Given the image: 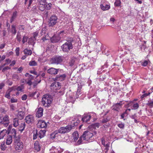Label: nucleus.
Here are the masks:
<instances>
[{
    "label": "nucleus",
    "instance_id": "nucleus-22",
    "mask_svg": "<svg viewBox=\"0 0 153 153\" xmlns=\"http://www.w3.org/2000/svg\"><path fill=\"white\" fill-rule=\"evenodd\" d=\"M8 32H11L13 35H15L16 33V30L15 25H13L11 26L10 30H8Z\"/></svg>",
    "mask_w": 153,
    "mask_h": 153
},
{
    "label": "nucleus",
    "instance_id": "nucleus-34",
    "mask_svg": "<svg viewBox=\"0 0 153 153\" xmlns=\"http://www.w3.org/2000/svg\"><path fill=\"white\" fill-rule=\"evenodd\" d=\"M24 87L23 85H21L18 86L17 88H16V90L18 91H20L21 92L23 91V89Z\"/></svg>",
    "mask_w": 153,
    "mask_h": 153
},
{
    "label": "nucleus",
    "instance_id": "nucleus-37",
    "mask_svg": "<svg viewBox=\"0 0 153 153\" xmlns=\"http://www.w3.org/2000/svg\"><path fill=\"white\" fill-rule=\"evenodd\" d=\"M13 79L14 80L16 81L18 80L19 79V77L18 75L16 74H13Z\"/></svg>",
    "mask_w": 153,
    "mask_h": 153
},
{
    "label": "nucleus",
    "instance_id": "nucleus-29",
    "mask_svg": "<svg viewBox=\"0 0 153 153\" xmlns=\"http://www.w3.org/2000/svg\"><path fill=\"white\" fill-rule=\"evenodd\" d=\"M24 53L27 56L28 55H30L32 53V52L31 50H29L27 48H26L23 51Z\"/></svg>",
    "mask_w": 153,
    "mask_h": 153
},
{
    "label": "nucleus",
    "instance_id": "nucleus-60",
    "mask_svg": "<svg viewBox=\"0 0 153 153\" xmlns=\"http://www.w3.org/2000/svg\"><path fill=\"white\" fill-rule=\"evenodd\" d=\"M38 31H36L35 32H34L33 33V36L32 37H34L35 38H36V37L38 35Z\"/></svg>",
    "mask_w": 153,
    "mask_h": 153
},
{
    "label": "nucleus",
    "instance_id": "nucleus-30",
    "mask_svg": "<svg viewBox=\"0 0 153 153\" xmlns=\"http://www.w3.org/2000/svg\"><path fill=\"white\" fill-rule=\"evenodd\" d=\"M100 124L99 123H96L91 125L90 126H89V127L90 128H93L94 130H95L96 128H98Z\"/></svg>",
    "mask_w": 153,
    "mask_h": 153
},
{
    "label": "nucleus",
    "instance_id": "nucleus-1",
    "mask_svg": "<svg viewBox=\"0 0 153 153\" xmlns=\"http://www.w3.org/2000/svg\"><path fill=\"white\" fill-rule=\"evenodd\" d=\"M79 123V120L78 119L72 120L71 124L65 127H61L58 130L55 131L52 133L50 135L51 138H55L58 136V133L62 134L70 132L72 129H74L76 126H78Z\"/></svg>",
    "mask_w": 153,
    "mask_h": 153
},
{
    "label": "nucleus",
    "instance_id": "nucleus-26",
    "mask_svg": "<svg viewBox=\"0 0 153 153\" xmlns=\"http://www.w3.org/2000/svg\"><path fill=\"white\" fill-rule=\"evenodd\" d=\"M46 132V131L45 130H40L39 132L38 135L39 137L40 138H42L45 135V134Z\"/></svg>",
    "mask_w": 153,
    "mask_h": 153
},
{
    "label": "nucleus",
    "instance_id": "nucleus-45",
    "mask_svg": "<svg viewBox=\"0 0 153 153\" xmlns=\"http://www.w3.org/2000/svg\"><path fill=\"white\" fill-rule=\"evenodd\" d=\"M38 135L37 130H36L35 131H34L33 135V139H36L37 138Z\"/></svg>",
    "mask_w": 153,
    "mask_h": 153
},
{
    "label": "nucleus",
    "instance_id": "nucleus-15",
    "mask_svg": "<svg viewBox=\"0 0 153 153\" xmlns=\"http://www.w3.org/2000/svg\"><path fill=\"white\" fill-rule=\"evenodd\" d=\"M65 74L58 75L54 79V80L62 81L65 79Z\"/></svg>",
    "mask_w": 153,
    "mask_h": 153
},
{
    "label": "nucleus",
    "instance_id": "nucleus-31",
    "mask_svg": "<svg viewBox=\"0 0 153 153\" xmlns=\"http://www.w3.org/2000/svg\"><path fill=\"white\" fill-rule=\"evenodd\" d=\"M13 125L14 126L16 127L19 125V119L14 118L13 120Z\"/></svg>",
    "mask_w": 153,
    "mask_h": 153
},
{
    "label": "nucleus",
    "instance_id": "nucleus-9",
    "mask_svg": "<svg viewBox=\"0 0 153 153\" xmlns=\"http://www.w3.org/2000/svg\"><path fill=\"white\" fill-rule=\"evenodd\" d=\"M61 86V84L58 82H53L51 85V89L53 91L59 89Z\"/></svg>",
    "mask_w": 153,
    "mask_h": 153
},
{
    "label": "nucleus",
    "instance_id": "nucleus-54",
    "mask_svg": "<svg viewBox=\"0 0 153 153\" xmlns=\"http://www.w3.org/2000/svg\"><path fill=\"white\" fill-rule=\"evenodd\" d=\"M6 148V146L4 144L1 145V149L2 150L4 151Z\"/></svg>",
    "mask_w": 153,
    "mask_h": 153
},
{
    "label": "nucleus",
    "instance_id": "nucleus-19",
    "mask_svg": "<svg viewBox=\"0 0 153 153\" xmlns=\"http://www.w3.org/2000/svg\"><path fill=\"white\" fill-rule=\"evenodd\" d=\"M91 117V115H85L82 118V120L83 122L88 123Z\"/></svg>",
    "mask_w": 153,
    "mask_h": 153
},
{
    "label": "nucleus",
    "instance_id": "nucleus-43",
    "mask_svg": "<svg viewBox=\"0 0 153 153\" xmlns=\"http://www.w3.org/2000/svg\"><path fill=\"white\" fill-rule=\"evenodd\" d=\"M147 105L150 107H153V101H148L147 103Z\"/></svg>",
    "mask_w": 153,
    "mask_h": 153
},
{
    "label": "nucleus",
    "instance_id": "nucleus-48",
    "mask_svg": "<svg viewBox=\"0 0 153 153\" xmlns=\"http://www.w3.org/2000/svg\"><path fill=\"white\" fill-rule=\"evenodd\" d=\"M150 94V93L149 92L148 93H145L143 94L142 96L141 97V99H143L145 97H146L147 96L149 95Z\"/></svg>",
    "mask_w": 153,
    "mask_h": 153
},
{
    "label": "nucleus",
    "instance_id": "nucleus-61",
    "mask_svg": "<svg viewBox=\"0 0 153 153\" xmlns=\"http://www.w3.org/2000/svg\"><path fill=\"white\" fill-rule=\"evenodd\" d=\"M101 142L102 144L104 146H105L106 144L105 143V140L104 138H101Z\"/></svg>",
    "mask_w": 153,
    "mask_h": 153
},
{
    "label": "nucleus",
    "instance_id": "nucleus-21",
    "mask_svg": "<svg viewBox=\"0 0 153 153\" xmlns=\"http://www.w3.org/2000/svg\"><path fill=\"white\" fill-rule=\"evenodd\" d=\"M25 115V113L23 111H19L17 115V117L19 119L22 120L23 119Z\"/></svg>",
    "mask_w": 153,
    "mask_h": 153
},
{
    "label": "nucleus",
    "instance_id": "nucleus-28",
    "mask_svg": "<svg viewBox=\"0 0 153 153\" xmlns=\"http://www.w3.org/2000/svg\"><path fill=\"white\" fill-rule=\"evenodd\" d=\"M25 122L22 123L19 126V130L21 131H23L25 129Z\"/></svg>",
    "mask_w": 153,
    "mask_h": 153
},
{
    "label": "nucleus",
    "instance_id": "nucleus-38",
    "mask_svg": "<svg viewBox=\"0 0 153 153\" xmlns=\"http://www.w3.org/2000/svg\"><path fill=\"white\" fill-rule=\"evenodd\" d=\"M30 66H35L37 65V62L34 61H30L29 64Z\"/></svg>",
    "mask_w": 153,
    "mask_h": 153
},
{
    "label": "nucleus",
    "instance_id": "nucleus-39",
    "mask_svg": "<svg viewBox=\"0 0 153 153\" xmlns=\"http://www.w3.org/2000/svg\"><path fill=\"white\" fill-rule=\"evenodd\" d=\"M38 92L36 90L34 91L33 92H30L29 94V96L31 97H33Z\"/></svg>",
    "mask_w": 153,
    "mask_h": 153
},
{
    "label": "nucleus",
    "instance_id": "nucleus-59",
    "mask_svg": "<svg viewBox=\"0 0 153 153\" xmlns=\"http://www.w3.org/2000/svg\"><path fill=\"white\" fill-rule=\"evenodd\" d=\"M125 114H128L127 112H126V111L124 112L121 114V119H123L124 118Z\"/></svg>",
    "mask_w": 153,
    "mask_h": 153
},
{
    "label": "nucleus",
    "instance_id": "nucleus-36",
    "mask_svg": "<svg viewBox=\"0 0 153 153\" xmlns=\"http://www.w3.org/2000/svg\"><path fill=\"white\" fill-rule=\"evenodd\" d=\"M49 38L48 34L47 33L45 36H44L42 39V40L44 42L45 40L49 39Z\"/></svg>",
    "mask_w": 153,
    "mask_h": 153
},
{
    "label": "nucleus",
    "instance_id": "nucleus-12",
    "mask_svg": "<svg viewBox=\"0 0 153 153\" xmlns=\"http://www.w3.org/2000/svg\"><path fill=\"white\" fill-rule=\"evenodd\" d=\"M122 101H120L119 103L114 104L112 107H113L112 109L115 111H118L122 107Z\"/></svg>",
    "mask_w": 153,
    "mask_h": 153
},
{
    "label": "nucleus",
    "instance_id": "nucleus-58",
    "mask_svg": "<svg viewBox=\"0 0 153 153\" xmlns=\"http://www.w3.org/2000/svg\"><path fill=\"white\" fill-rule=\"evenodd\" d=\"M11 132L12 133L13 135L15 136H16V131L15 129H12Z\"/></svg>",
    "mask_w": 153,
    "mask_h": 153
},
{
    "label": "nucleus",
    "instance_id": "nucleus-49",
    "mask_svg": "<svg viewBox=\"0 0 153 153\" xmlns=\"http://www.w3.org/2000/svg\"><path fill=\"white\" fill-rule=\"evenodd\" d=\"M148 64V62L146 60H145L144 62H142L141 65L143 66H146Z\"/></svg>",
    "mask_w": 153,
    "mask_h": 153
},
{
    "label": "nucleus",
    "instance_id": "nucleus-3",
    "mask_svg": "<svg viewBox=\"0 0 153 153\" xmlns=\"http://www.w3.org/2000/svg\"><path fill=\"white\" fill-rule=\"evenodd\" d=\"M64 59L63 56H56L53 57L50 60L51 64H61Z\"/></svg>",
    "mask_w": 153,
    "mask_h": 153
},
{
    "label": "nucleus",
    "instance_id": "nucleus-8",
    "mask_svg": "<svg viewBox=\"0 0 153 153\" xmlns=\"http://www.w3.org/2000/svg\"><path fill=\"white\" fill-rule=\"evenodd\" d=\"M58 18L54 15L52 16L50 18L49 21L48 25L49 27H53L57 22Z\"/></svg>",
    "mask_w": 153,
    "mask_h": 153
},
{
    "label": "nucleus",
    "instance_id": "nucleus-25",
    "mask_svg": "<svg viewBox=\"0 0 153 153\" xmlns=\"http://www.w3.org/2000/svg\"><path fill=\"white\" fill-rule=\"evenodd\" d=\"M12 142V137L11 136L9 135L7 136L6 140V143L7 145H10Z\"/></svg>",
    "mask_w": 153,
    "mask_h": 153
},
{
    "label": "nucleus",
    "instance_id": "nucleus-32",
    "mask_svg": "<svg viewBox=\"0 0 153 153\" xmlns=\"http://www.w3.org/2000/svg\"><path fill=\"white\" fill-rule=\"evenodd\" d=\"M7 131L6 130H3L0 132V140L3 138L6 134Z\"/></svg>",
    "mask_w": 153,
    "mask_h": 153
},
{
    "label": "nucleus",
    "instance_id": "nucleus-50",
    "mask_svg": "<svg viewBox=\"0 0 153 153\" xmlns=\"http://www.w3.org/2000/svg\"><path fill=\"white\" fill-rule=\"evenodd\" d=\"M118 126L120 128L123 129L124 127V124L123 123H121L120 124H119L118 125Z\"/></svg>",
    "mask_w": 153,
    "mask_h": 153
},
{
    "label": "nucleus",
    "instance_id": "nucleus-41",
    "mask_svg": "<svg viewBox=\"0 0 153 153\" xmlns=\"http://www.w3.org/2000/svg\"><path fill=\"white\" fill-rule=\"evenodd\" d=\"M16 90V86H13L12 87L10 88H9L8 90H7V91L10 93L13 91H15Z\"/></svg>",
    "mask_w": 153,
    "mask_h": 153
},
{
    "label": "nucleus",
    "instance_id": "nucleus-33",
    "mask_svg": "<svg viewBox=\"0 0 153 153\" xmlns=\"http://www.w3.org/2000/svg\"><path fill=\"white\" fill-rule=\"evenodd\" d=\"M82 88V86L81 85H79L77 89V90L76 93V94L77 96V97H78L79 95L81 94V90Z\"/></svg>",
    "mask_w": 153,
    "mask_h": 153
},
{
    "label": "nucleus",
    "instance_id": "nucleus-5",
    "mask_svg": "<svg viewBox=\"0 0 153 153\" xmlns=\"http://www.w3.org/2000/svg\"><path fill=\"white\" fill-rule=\"evenodd\" d=\"M83 137V140H85L88 142H91V138L93 136L92 132L90 131H85L82 135Z\"/></svg>",
    "mask_w": 153,
    "mask_h": 153
},
{
    "label": "nucleus",
    "instance_id": "nucleus-20",
    "mask_svg": "<svg viewBox=\"0 0 153 153\" xmlns=\"http://www.w3.org/2000/svg\"><path fill=\"white\" fill-rule=\"evenodd\" d=\"M17 12L16 11H15L13 12L12 16L10 19V22L12 23L16 19L17 16Z\"/></svg>",
    "mask_w": 153,
    "mask_h": 153
},
{
    "label": "nucleus",
    "instance_id": "nucleus-6",
    "mask_svg": "<svg viewBox=\"0 0 153 153\" xmlns=\"http://www.w3.org/2000/svg\"><path fill=\"white\" fill-rule=\"evenodd\" d=\"M61 48L64 52H68L73 48V47L71 42L68 41L62 46Z\"/></svg>",
    "mask_w": 153,
    "mask_h": 153
},
{
    "label": "nucleus",
    "instance_id": "nucleus-7",
    "mask_svg": "<svg viewBox=\"0 0 153 153\" xmlns=\"http://www.w3.org/2000/svg\"><path fill=\"white\" fill-rule=\"evenodd\" d=\"M14 145L16 150H21L23 148V143L20 142L19 138L17 137H15L14 140Z\"/></svg>",
    "mask_w": 153,
    "mask_h": 153
},
{
    "label": "nucleus",
    "instance_id": "nucleus-52",
    "mask_svg": "<svg viewBox=\"0 0 153 153\" xmlns=\"http://www.w3.org/2000/svg\"><path fill=\"white\" fill-rule=\"evenodd\" d=\"M20 48L19 47H17L16 48L15 50V52L16 56H19V51Z\"/></svg>",
    "mask_w": 153,
    "mask_h": 153
},
{
    "label": "nucleus",
    "instance_id": "nucleus-2",
    "mask_svg": "<svg viewBox=\"0 0 153 153\" xmlns=\"http://www.w3.org/2000/svg\"><path fill=\"white\" fill-rule=\"evenodd\" d=\"M52 100L51 96L49 95L45 94L43 96L42 98V103L45 107H48L51 105Z\"/></svg>",
    "mask_w": 153,
    "mask_h": 153
},
{
    "label": "nucleus",
    "instance_id": "nucleus-16",
    "mask_svg": "<svg viewBox=\"0 0 153 153\" xmlns=\"http://www.w3.org/2000/svg\"><path fill=\"white\" fill-rule=\"evenodd\" d=\"M37 126L40 128H44L47 126V124L45 121L41 120L39 121Z\"/></svg>",
    "mask_w": 153,
    "mask_h": 153
},
{
    "label": "nucleus",
    "instance_id": "nucleus-63",
    "mask_svg": "<svg viewBox=\"0 0 153 153\" xmlns=\"http://www.w3.org/2000/svg\"><path fill=\"white\" fill-rule=\"evenodd\" d=\"M32 80L28 79V81L26 83L29 85H31L32 84V82L31 81Z\"/></svg>",
    "mask_w": 153,
    "mask_h": 153
},
{
    "label": "nucleus",
    "instance_id": "nucleus-40",
    "mask_svg": "<svg viewBox=\"0 0 153 153\" xmlns=\"http://www.w3.org/2000/svg\"><path fill=\"white\" fill-rule=\"evenodd\" d=\"M139 104L137 103H136L133 104L132 108V109H137L139 107Z\"/></svg>",
    "mask_w": 153,
    "mask_h": 153
},
{
    "label": "nucleus",
    "instance_id": "nucleus-18",
    "mask_svg": "<svg viewBox=\"0 0 153 153\" xmlns=\"http://www.w3.org/2000/svg\"><path fill=\"white\" fill-rule=\"evenodd\" d=\"M100 6L101 8L103 11L108 10L110 8V5L106 4L105 3H103L100 4Z\"/></svg>",
    "mask_w": 153,
    "mask_h": 153
},
{
    "label": "nucleus",
    "instance_id": "nucleus-64",
    "mask_svg": "<svg viewBox=\"0 0 153 153\" xmlns=\"http://www.w3.org/2000/svg\"><path fill=\"white\" fill-rule=\"evenodd\" d=\"M9 68H10L8 66L5 67L3 69L2 71L3 72H4L5 71L9 69Z\"/></svg>",
    "mask_w": 153,
    "mask_h": 153
},
{
    "label": "nucleus",
    "instance_id": "nucleus-24",
    "mask_svg": "<svg viewBox=\"0 0 153 153\" xmlns=\"http://www.w3.org/2000/svg\"><path fill=\"white\" fill-rule=\"evenodd\" d=\"M36 38L31 37L29 39L28 42V44H30L33 45L35 43V41L36 40Z\"/></svg>",
    "mask_w": 153,
    "mask_h": 153
},
{
    "label": "nucleus",
    "instance_id": "nucleus-13",
    "mask_svg": "<svg viewBox=\"0 0 153 153\" xmlns=\"http://www.w3.org/2000/svg\"><path fill=\"white\" fill-rule=\"evenodd\" d=\"M43 109L42 108L40 107L37 108L36 113V117L38 118L42 117L43 114Z\"/></svg>",
    "mask_w": 153,
    "mask_h": 153
},
{
    "label": "nucleus",
    "instance_id": "nucleus-10",
    "mask_svg": "<svg viewBox=\"0 0 153 153\" xmlns=\"http://www.w3.org/2000/svg\"><path fill=\"white\" fill-rule=\"evenodd\" d=\"M25 122L28 124H32L34 122V117L32 115H28L25 118Z\"/></svg>",
    "mask_w": 153,
    "mask_h": 153
},
{
    "label": "nucleus",
    "instance_id": "nucleus-56",
    "mask_svg": "<svg viewBox=\"0 0 153 153\" xmlns=\"http://www.w3.org/2000/svg\"><path fill=\"white\" fill-rule=\"evenodd\" d=\"M10 101L11 103L16 102H17V100L15 99L14 98L12 97Z\"/></svg>",
    "mask_w": 153,
    "mask_h": 153
},
{
    "label": "nucleus",
    "instance_id": "nucleus-47",
    "mask_svg": "<svg viewBox=\"0 0 153 153\" xmlns=\"http://www.w3.org/2000/svg\"><path fill=\"white\" fill-rule=\"evenodd\" d=\"M10 92L7 91L6 94H5L4 96L8 98V99H10Z\"/></svg>",
    "mask_w": 153,
    "mask_h": 153
},
{
    "label": "nucleus",
    "instance_id": "nucleus-57",
    "mask_svg": "<svg viewBox=\"0 0 153 153\" xmlns=\"http://www.w3.org/2000/svg\"><path fill=\"white\" fill-rule=\"evenodd\" d=\"M52 5V4L50 3L48 4L47 5H46V7L48 9H51V6Z\"/></svg>",
    "mask_w": 153,
    "mask_h": 153
},
{
    "label": "nucleus",
    "instance_id": "nucleus-17",
    "mask_svg": "<svg viewBox=\"0 0 153 153\" xmlns=\"http://www.w3.org/2000/svg\"><path fill=\"white\" fill-rule=\"evenodd\" d=\"M2 119L3 125L7 126L9 123L8 116L7 115H5L4 117L2 118Z\"/></svg>",
    "mask_w": 153,
    "mask_h": 153
},
{
    "label": "nucleus",
    "instance_id": "nucleus-11",
    "mask_svg": "<svg viewBox=\"0 0 153 153\" xmlns=\"http://www.w3.org/2000/svg\"><path fill=\"white\" fill-rule=\"evenodd\" d=\"M59 70V69L51 68L47 70V72L51 75H55L57 74Z\"/></svg>",
    "mask_w": 153,
    "mask_h": 153
},
{
    "label": "nucleus",
    "instance_id": "nucleus-23",
    "mask_svg": "<svg viewBox=\"0 0 153 153\" xmlns=\"http://www.w3.org/2000/svg\"><path fill=\"white\" fill-rule=\"evenodd\" d=\"M41 147L38 141H36L34 143V149L37 152H39L40 150Z\"/></svg>",
    "mask_w": 153,
    "mask_h": 153
},
{
    "label": "nucleus",
    "instance_id": "nucleus-35",
    "mask_svg": "<svg viewBox=\"0 0 153 153\" xmlns=\"http://www.w3.org/2000/svg\"><path fill=\"white\" fill-rule=\"evenodd\" d=\"M40 34L41 36H45V35L47 33H46L45 28L42 29L40 30Z\"/></svg>",
    "mask_w": 153,
    "mask_h": 153
},
{
    "label": "nucleus",
    "instance_id": "nucleus-53",
    "mask_svg": "<svg viewBox=\"0 0 153 153\" xmlns=\"http://www.w3.org/2000/svg\"><path fill=\"white\" fill-rule=\"evenodd\" d=\"M109 143H108L106 144L104 146L105 147V150L107 151H108L109 150Z\"/></svg>",
    "mask_w": 153,
    "mask_h": 153
},
{
    "label": "nucleus",
    "instance_id": "nucleus-62",
    "mask_svg": "<svg viewBox=\"0 0 153 153\" xmlns=\"http://www.w3.org/2000/svg\"><path fill=\"white\" fill-rule=\"evenodd\" d=\"M28 79H30V80H32L33 79L34 77L33 75L31 74L29 75V76H28Z\"/></svg>",
    "mask_w": 153,
    "mask_h": 153
},
{
    "label": "nucleus",
    "instance_id": "nucleus-14",
    "mask_svg": "<svg viewBox=\"0 0 153 153\" xmlns=\"http://www.w3.org/2000/svg\"><path fill=\"white\" fill-rule=\"evenodd\" d=\"M79 61L78 59L75 57H73L69 62V65L71 66H73L75 64L77 63Z\"/></svg>",
    "mask_w": 153,
    "mask_h": 153
},
{
    "label": "nucleus",
    "instance_id": "nucleus-4",
    "mask_svg": "<svg viewBox=\"0 0 153 153\" xmlns=\"http://www.w3.org/2000/svg\"><path fill=\"white\" fill-rule=\"evenodd\" d=\"M65 34L64 30L59 32L58 34L54 35L51 38V41L52 42L56 43L58 42L60 40L61 37Z\"/></svg>",
    "mask_w": 153,
    "mask_h": 153
},
{
    "label": "nucleus",
    "instance_id": "nucleus-27",
    "mask_svg": "<svg viewBox=\"0 0 153 153\" xmlns=\"http://www.w3.org/2000/svg\"><path fill=\"white\" fill-rule=\"evenodd\" d=\"M73 139L74 141H76L79 137V134L77 131H75L72 134Z\"/></svg>",
    "mask_w": 153,
    "mask_h": 153
},
{
    "label": "nucleus",
    "instance_id": "nucleus-46",
    "mask_svg": "<svg viewBox=\"0 0 153 153\" xmlns=\"http://www.w3.org/2000/svg\"><path fill=\"white\" fill-rule=\"evenodd\" d=\"M16 39L19 42L21 41V36L20 33H18L16 36Z\"/></svg>",
    "mask_w": 153,
    "mask_h": 153
},
{
    "label": "nucleus",
    "instance_id": "nucleus-44",
    "mask_svg": "<svg viewBox=\"0 0 153 153\" xmlns=\"http://www.w3.org/2000/svg\"><path fill=\"white\" fill-rule=\"evenodd\" d=\"M82 140H83V137H82V135L79 138V140H78L77 142V143L78 145H79L80 144L82 143Z\"/></svg>",
    "mask_w": 153,
    "mask_h": 153
},
{
    "label": "nucleus",
    "instance_id": "nucleus-51",
    "mask_svg": "<svg viewBox=\"0 0 153 153\" xmlns=\"http://www.w3.org/2000/svg\"><path fill=\"white\" fill-rule=\"evenodd\" d=\"M27 36H24L23 37L22 42L23 44H24L25 42L27 41Z\"/></svg>",
    "mask_w": 153,
    "mask_h": 153
},
{
    "label": "nucleus",
    "instance_id": "nucleus-55",
    "mask_svg": "<svg viewBox=\"0 0 153 153\" xmlns=\"http://www.w3.org/2000/svg\"><path fill=\"white\" fill-rule=\"evenodd\" d=\"M27 97V96L26 94H24L22 96V100H26Z\"/></svg>",
    "mask_w": 153,
    "mask_h": 153
},
{
    "label": "nucleus",
    "instance_id": "nucleus-42",
    "mask_svg": "<svg viewBox=\"0 0 153 153\" xmlns=\"http://www.w3.org/2000/svg\"><path fill=\"white\" fill-rule=\"evenodd\" d=\"M121 4L120 0H117L114 2V5L115 6L118 7L120 6Z\"/></svg>",
    "mask_w": 153,
    "mask_h": 153
}]
</instances>
